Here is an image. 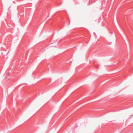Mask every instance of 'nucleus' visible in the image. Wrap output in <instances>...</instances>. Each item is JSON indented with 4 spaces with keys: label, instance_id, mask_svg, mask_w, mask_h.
Instances as JSON below:
<instances>
[{
    "label": "nucleus",
    "instance_id": "obj_1",
    "mask_svg": "<svg viewBox=\"0 0 133 133\" xmlns=\"http://www.w3.org/2000/svg\"><path fill=\"white\" fill-rule=\"evenodd\" d=\"M94 2V0H89V2L90 3H93Z\"/></svg>",
    "mask_w": 133,
    "mask_h": 133
},
{
    "label": "nucleus",
    "instance_id": "obj_2",
    "mask_svg": "<svg viewBox=\"0 0 133 133\" xmlns=\"http://www.w3.org/2000/svg\"><path fill=\"white\" fill-rule=\"evenodd\" d=\"M9 74V73H8V74L6 75V77H7V76Z\"/></svg>",
    "mask_w": 133,
    "mask_h": 133
}]
</instances>
